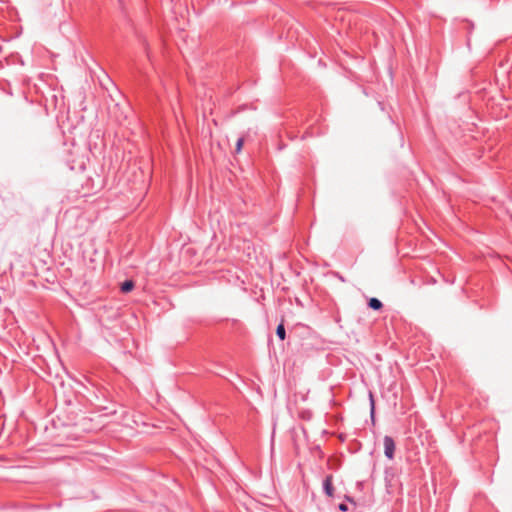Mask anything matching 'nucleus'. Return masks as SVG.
Segmentation results:
<instances>
[{
  "mask_svg": "<svg viewBox=\"0 0 512 512\" xmlns=\"http://www.w3.org/2000/svg\"><path fill=\"white\" fill-rule=\"evenodd\" d=\"M384 455L392 460L395 453V442L391 436L385 435L383 438Z\"/></svg>",
  "mask_w": 512,
  "mask_h": 512,
  "instance_id": "f257e3e1",
  "label": "nucleus"
},
{
  "mask_svg": "<svg viewBox=\"0 0 512 512\" xmlns=\"http://www.w3.org/2000/svg\"><path fill=\"white\" fill-rule=\"evenodd\" d=\"M323 492L328 497L334 496V486H333V476L331 474L327 475L323 480Z\"/></svg>",
  "mask_w": 512,
  "mask_h": 512,
  "instance_id": "f03ea898",
  "label": "nucleus"
},
{
  "mask_svg": "<svg viewBox=\"0 0 512 512\" xmlns=\"http://www.w3.org/2000/svg\"><path fill=\"white\" fill-rule=\"evenodd\" d=\"M367 304H368V307L374 311H379L383 307L382 302L378 298H375V297L370 298L368 300Z\"/></svg>",
  "mask_w": 512,
  "mask_h": 512,
  "instance_id": "7ed1b4c3",
  "label": "nucleus"
},
{
  "mask_svg": "<svg viewBox=\"0 0 512 512\" xmlns=\"http://www.w3.org/2000/svg\"><path fill=\"white\" fill-rule=\"evenodd\" d=\"M135 287V283L133 280H125L121 283L120 290L122 293H129L131 292Z\"/></svg>",
  "mask_w": 512,
  "mask_h": 512,
  "instance_id": "20e7f679",
  "label": "nucleus"
},
{
  "mask_svg": "<svg viewBox=\"0 0 512 512\" xmlns=\"http://www.w3.org/2000/svg\"><path fill=\"white\" fill-rule=\"evenodd\" d=\"M276 335L280 340H285L286 338V330L283 321L280 322L276 327Z\"/></svg>",
  "mask_w": 512,
  "mask_h": 512,
  "instance_id": "39448f33",
  "label": "nucleus"
},
{
  "mask_svg": "<svg viewBox=\"0 0 512 512\" xmlns=\"http://www.w3.org/2000/svg\"><path fill=\"white\" fill-rule=\"evenodd\" d=\"M369 402H370V417L372 422H375V401L373 397V393L369 392Z\"/></svg>",
  "mask_w": 512,
  "mask_h": 512,
  "instance_id": "423d86ee",
  "label": "nucleus"
},
{
  "mask_svg": "<svg viewBox=\"0 0 512 512\" xmlns=\"http://www.w3.org/2000/svg\"><path fill=\"white\" fill-rule=\"evenodd\" d=\"M243 143H244V138L243 137H240L237 142H236V146H235V151L236 153H239L243 147Z\"/></svg>",
  "mask_w": 512,
  "mask_h": 512,
  "instance_id": "0eeeda50",
  "label": "nucleus"
},
{
  "mask_svg": "<svg viewBox=\"0 0 512 512\" xmlns=\"http://www.w3.org/2000/svg\"><path fill=\"white\" fill-rule=\"evenodd\" d=\"M338 509H339L341 512H347V511H348V506H347V504H345V503H340V504L338 505Z\"/></svg>",
  "mask_w": 512,
  "mask_h": 512,
  "instance_id": "6e6552de",
  "label": "nucleus"
},
{
  "mask_svg": "<svg viewBox=\"0 0 512 512\" xmlns=\"http://www.w3.org/2000/svg\"><path fill=\"white\" fill-rule=\"evenodd\" d=\"M345 500L348 501V502L353 503L354 505H356L354 499L352 497L348 496V495L345 496Z\"/></svg>",
  "mask_w": 512,
  "mask_h": 512,
  "instance_id": "1a4fd4ad",
  "label": "nucleus"
},
{
  "mask_svg": "<svg viewBox=\"0 0 512 512\" xmlns=\"http://www.w3.org/2000/svg\"><path fill=\"white\" fill-rule=\"evenodd\" d=\"M337 276L341 281H344V278L341 275H339V273H337Z\"/></svg>",
  "mask_w": 512,
  "mask_h": 512,
  "instance_id": "9d476101",
  "label": "nucleus"
},
{
  "mask_svg": "<svg viewBox=\"0 0 512 512\" xmlns=\"http://www.w3.org/2000/svg\"><path fill=\"white\" fill-rule=\"evenodd\" d=\"M118 2L121 4V3H122V0H118Z\"/></svg>",
  "mask_w": 512,
  "mask_h": 512,
  "instance_id": "9b49d317",
  "label": "nucleus"
}]
</instances>
